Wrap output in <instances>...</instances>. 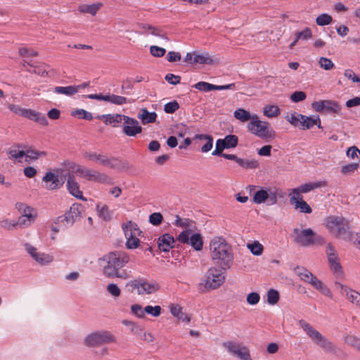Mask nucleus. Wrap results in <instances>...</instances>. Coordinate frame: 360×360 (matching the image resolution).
Instances as JSON below:
<instances>
[{"label":"nucleus","instance_id":"obj_1","mask_svg":"<svg viewBox=\"0 0 360 360\" xmlns=\"http://www.w3.org/2000/svg\"><path fill=\"white\" fill-rule=\"evenodd\" d=\"M60 173L55 174L51 172H47L44 176L42 178V181L45 182L46 188L49 190H57L61 188L67 179V188L69 193L74 197L86 200L83 197L82 192L79 189V185L76 181L75 176L70 173L63 174V170H58Z\"/></svg>","mask_w":360,"mask_h":360},{"label":"nucleus","instance_id":"obj_2","mask_svg":"<svg viewBox=\"0 0 360 360\" xmlns=\"http://www.w3.org/2000/svg\"><path fill=\"white\" fill-rule=\"evenodd\" d=\"M129 260L128 255L122 251L110 252L99 259L103 274L108 278H125V273L120 270Z\"/></svg>","mask_w":360,"mask_h":360},{"label":"nucleus","instance_id":"obj_3","mask_svg":"<svg viewBox=\"0 0 360 360\" xmlns=\"http://www.w3.org/2000/svg\"><path fill=\"white\" fill-rule=\"evenodd\" d=\"M212 260L223 269L231 267L233 255L231 245L222 237H214L210 242Z\"/></svg>","mask_w":360,"mask_h":360},{"label":"nucleus","instance_id":"obj_4","mask_svg":"<svg viewBox=\"0 0 360 360\" xmlns=\"http://www.w3.org/2000/svg\"><path fill=\"white\" fill-rule=\"evenodd\" d=\"M299 324L305 332L308 338L317 346L321 347L325 352L335 355L338 357L343 358L347 354L339 347L329 341L324 335L318 331L314 327L304 320H300Z\"/></svg>","mask_w":360,"mask_h":360},{"label":"nucleus","instance_id":"obj_5","mask_svg":"<svg viewBox=\"0 0 360 360\" xmlns=\"http://www.w3.org/2000/svg\"><path fill=\"white\" fill-rule=\"evenodd\" d=\"M247 128L252 134L263 139H272L275 137V131L271 124L260 120L256 114L253 120L248 124Z\"/></svg>","mask_w":360,"mask_h":360},{"label":"nucleus","instance_id":"obj_6","mask_svg":"<svg viewBox=\"0 0 360 360\" xmlns=\"http://www.w3.org/2000/svg\"><path fill=\"white\" fill-rule=\"evenodd\" d=\"M225 281V274L221 269L212 266L205 272L200 285L207 290H215Z\"/></svg>","mask_w":360,"mask_h":360},{"label":"nucleus","instance_id":"obj_7","mask_svg":"<svg viewBox=\"0 0 360 360\" xmlns=\"http://www.w3.org/2000/svg\"><path fill=\"white\" fill-rule=\"evenodd\" d=\"M295 271L301 280L309 283L323 295L329 297H332L330 289L308 269L304 267H297Z\"/></svg>","mask_w":360,"mask_h":360},{"label":"nucleus","instance_id":"obj_8","mask_svg":"<svg viewBox=\"0 0 360 360\" xmlns=\"http://www.w3.org/2000/svg\"><path fill=\"white\" fill-rule=\"evenodd\" d=\"M287 120L294 127L305 130L317 125L321 128V120L318 115L308 117L297 112H293L286 117Z\"/></svg>","mask_w":360,"mask_h":360},{"label":"nucleus","instance_id":"obj_9","mask_svg":"<svg viewBox=\"0 0 360 360\" xmlns=\"http://www.w3.org/2000/svg\"><path fill=\"white\" fill-rule=\"evenodd\" d=\"M293 240L295 243L307 247L315 243L316 240H323L321 236H316L311 229H306L301 230L298 228L293 229L292 232Z\"/></svg>","mask_w":360,"mask_h":360},{"label":"nucleus","instance_id":"obj_10","mask_svg":"<svg viewBox=\"0 0 360 360\" xmlns=\"http://www.w3.org/2000/svg\"><path fill=\"white\" fill-rule=\"evenodd\" d=\"M84 157L89 160H94L96 162H99L101 165L105 167H109L112 169H118L122 166V163L120 160L115 157H107L96 153L85 152Z\"/></svg>","mask_w":360,"mask_h":360},{"label":"nucleus","instance_id":"obj_11","mask_svg":"<svg viewBox=\"0 0 360 360\" xmlns=\"http://www.w3.org/2000/svg\"><path fill=\"white\" fill-rule=\"evenodd\" d=\"M177 240L184 244H190L195 250H201L203 246L202 238L200 233H193L191 229L182 231Z\"/></svg>","mask_w":360,"mask_h":360},{"label":"nucleus","instance_id":"obj_12","mask_svg":"<svg viewBox=\"0 0 360 360\" xmlns=\"http://www.w3.org/2000/svg\"><path fill=\"white\" fill-rule=\"evenodd\" d=\"M326 226L333 235L339 237L346 233L348 224L342 217L330 216L327 218Z\"/></svg>","mask_w":360,"mask_h":360},{"label":"nucleus","instance_id":"obj_13","mask_svg":"<svg viewBox=\"0 0 360 360\" xmlns=\"http://www.w3.org/2000/svg\"><path fill=\"white\" fill-rule=\"evenodd\" d=\"M252 200L256 204H262L266 202L268 205H274L278 201L277 193L271 188H261L254 193Z\"/></svg>","mask_w":360,"mask_h":360},{"label":"nucleus","instance_id":"obj_14","mask_svg":"<svg viewBox=\"0 0 360 360\" xmlns=\"http://www.w3.org/2000/svg\"><path fill=\"white\" fill-rule=\"evenodd\" d=\"M222 345L230 354L237 356L240 360H252L250 352L246 346L240 345L233 341L224 342Z\"/></svg>","mask_w":360,"mask_h":360},{"label":"nucleus","instance_id":"obj_15","mask_svg":"<svg viewBox=\"0 0 360 360\" xmlns=\"http://www.w3.org/2000/svg\"><path fill=\"white\" fill-rule=\"evenodd\" d=\"M114 340L113 335L108 331L95 332L85 338V343L87 346L93 347L110 343Z\"/></svg>","mask_w":360,"mask_h":360},{"label":"nucleus","instance_id":"obj_16","mask_svg":"<svg viewBox=\"0 0 360 360\" xmlns=\"http://www.w3.org/2000/svg\"><path fill=\"white\" fill-rule=\"evenodd\" d=\"M326 253L330 270L337 276H342L343 274V271L340 262L339 257L338 255L337 251L330 243L327 245Z\"/></svg>","mask_w":360,"mask_h":360},{"label":"nucleus","instance_id":"obj_17","mask_svg":"<svg viewBox=\"0 0 360 360\" xmlns=\"http://www.w3.org/2000/svg\"><path fill=\"white\" fill-rule=\"evenodd\" d=\"M76 172L79 174L80 176L85 178L89 181L104 183L108 179V176L107 175L101 174L96 170L90 169L80 165L77 166Z\"/></svg>","mask_w":360,"mask_h":360},{"label":"nucleus","instance_id":"obj_18","mask_svg":"<svg viewBox=\"0 0 360 360\" xmlns=\"http://www.w3.org/2000/svg\"><path fill=\"white\" fill-rule=\"evenodd\" d=\"M312 108L316 112H322L325 110L327 112H338L340 107L337 102L330 100H323L314 101L311 104Z\"/></svg>","mask_w":360,"mask_h":360},{"label":"nucleus","instance_id":"obj_19","mask_svg":"<svg viewBox=\"0 0 360 360\" xmlns=\"http://www.w3.org/2000/svg\"><path fill=\"white\" fill-rule=\"evenodd\" d=\"M82 207L79 204H73L70 210L63 216L65 221V226H72L75 221L81 217Z\"/></svg>","mask_w":360,"mask_h":360},{"label":"nucleus","instance_id":"obj_20","mask_svg":"<svg viewBox=\"0 0 360 360\" xmlns=\"http://www.w3.org/2000/svg\"><path fill=\"white\" fill-rule=\"evenodd\" d=\"M337 288L340 291L342 295L352 304L360 307V293L356 290H352L346 286H344L340 283H335Z\"/></svg>","mask_w":360,"mask_h":360},{"label":"nucleus","instance_id":"obj_21","mask_svg":"<svg viewBox=\"0 0 360 360\" xmlns=\"http://www.w3.org/2000/svg\"><path fill=\"white\" fill-rule=\"evenodd\" d=\"M160 289L158 283L144 279L136 281V290L139 294H152Z\"/></svg>","mask_w":360,"mask_h":360},{"label":"nucleus","instance_id":"obj_22","mask_svg":"<svg viewBox=\"0 0 360 360\" xmlns=\"http://www.w3.org/2000/svg\"><path fill=\"white\" fill-rule=\"evenodd\" d=\"M108 117L106 120H104V122L105 124H110L113 127H117V124L121 123L122 120H124L125 124L135 123V119L120 114H108Z\"/></svg>","mask_w":360,"mask_h":360},{"label":"nucleus","instance_id":"obj_23","mask_svg":"<svg viewBox=\"0 0 360 360\" xmlns=\"http://www.w3.org/2000/svg\"><path fill=\"white\" fill-rule=\"evenodd\" d=\"M195 88L199 91L208 92L212 90L233 89L235 88V84L231 83L227 85H214L205 82H200L195 85Z\"/></svg>","mask_w":360,"mask_h":360},{"label":"nucleus","instance_id":"obj_24","mask_svg":"<svg viewBox=\"0 0 360 360\" xmlns=\"http://www.w3.org/2000/svg\"><path fill=\"white\" fill-rule=\"evenodd\" d=\"M132 226V221H129L127 224H122V229L124 233V236L127 239L126 242V247L127 249L135 248V235L133 232Z\"/></svg>","mask_w":360,"mask_h":360},{"label":"nucleus","instance_id":"obj_25","mask_svg":"<svg viewBox=\"0 0 360 360\" xmlns=\"http://www.w3.org/2000/svg\"><path fill=\"white\" fill-rule=\"evenodd\" d=\"M23 117L34 121L42 126H47L49 124V122L44 114L32 109H26L25 112H24Z\"/></svg>","mask_w":360,"mask_h":360},{"label":"nucleus","instance_id":"obj_26","mask_svg":"<svg viewBox=\"0 0 360 360\" xmlns=\"http://www.w3.org/2000/svg\"><path fill=\"white\" fill-rule=\"evenodd\" d=\"M175 240L169 233L160 236L158 240V248L163 252H168L174 247Z\"/></svg>","mask_w":360,"mask_h":360},{"label":"nucleus","instance_id":"obj_27","mask_svg":"<svg viewBox=\"0 0 360 360\" xmlns=\"http://www.w3.org/2000/svg\"><path fill=\"white\" fill-rule=\"evenodd\" d=\"M15 208L22 214V216L27 218L30 221H34L37 218V214L36 210L22 202H17Z\"/></svg>","mask_w":360,"mask_h":360},{"label":"nucleus","instance_id":"obj_28","mask_svg":"<svg viewBox=\"0 0 360 360\" xmlns=\"http://www.w3.org/2000/svg\"><path fill=\"white\" fill-rule=\"evenodd\" d=\"M169 307L171 314L174 317L182 321L190 322L191 317L184 311L182 307L176 304H171Z\"/></svg>","mask_w":360,"mask_h":360},{"label":"nucleus","instance_id":"obj_29","mask_svg":"<svg viewBox=\"0 0 360 360\" xmlns=\"http://www.w3.org/2000/svg\"><path fill=\"white\" fill-rule=\"evenodd\" d=\"M138 28L140 30L139 32L141 34H151L153 35L160 37L167 41L169 40V39L163 34L160 30L152 27L150 25L139 24L138 25Z\"/></svg>","mask_w":360,"mask_h":360},{"label":"nucleus","instance_id":"obj_30","mask_svg":"<svg viewBox=\"0 0 360 360\" xmlns=\"http://www.w3.org/2000/svg\"><path fill=\"white\" fill-rule=\"evenodd\" d=\"M138 117L141 120L143 124H147L155 122L157 114L155 112H149L146 108H141L139 112Z\"/></svg>","mask_w":360,"mask_h":360},{"label":"nucleus","instance_id":"obj_31","mask_svg":"<svg viewBox=\"0 0 360 360\" xmlns=\"http://www.w3.org/2000/svg\"><path fill=\"white\" fill-rule=\"evenodd\" d=\"M217 62V59L216 58H213L210 56L209 53H206L204 54H197L194 53V57L193 60V64H208L212 65Z\"/></svg>","mask_w":360,"mask_h":360},{"label":"nucleus","instance_id":"obj_32","mask_svg":"<svg viewBox=\"0 0 360 360\" xmlns=\"http://www.w3.org/2000/svg\"><path fill=\"white\" fill-rule=\"evenodd\" d=\"M326 186V182L324 181H316V182H309L307 184H302L300 186V190L302 192V193H309L314 189L318 188L324 187Z\"/></svg>","mask_w":360,"mask_h":360},{"label":"nucleus","instance_id":"obj_33","mask_svg":"<svg viewBox=\"0 0 360 360\" xmlns=\"http://www.w3.org/2000/svg\"><path fill=\"white\" fill-rule=\"evenodd\" d=\"M233 115L236 119L240 120L242 122H245L249 120L250 122L255 117V114L251 115L248 110L243 108H238L236 110L233 112Z\"/></svg>","mask_w":360,"mask_h":360},{"label":"nucleus","instance_id":"obj_34","mask_svg":"<svg viewBox=\"0 0 360 360\" xmlns=\"http://www.w3.org/2000/svg\"><path fill=\"white\" fill-rule=\"evenodd\" d=\"M343 340L347 346L354 348L360 352V338L348 334L344 336Z\"/></svg>","mask_w":360,"mask_h":360},{"label":"nucleus","instance_id":"obj_35","mask_svg":"<svg viewBox=\"0 0 360 360\" xmlns=\"http://www.w3.org/2000/svg\"><path fill=\"white\" fill-rule=\"evenodd\" d=\"M263 114L269 118H274L278 117L280 113V108L276 105H267L263 108Z\"/></svg>","mask_w":360,"mask_h":360},{"label":"nucleus","instance_id":"obj_36","mask_svg":"<svg viewBox=\"0 0 360 360\" xmlns=\"http://www.w3.org/2000/svg\"><path fill=\"white\" fill-rule=\"evenodd\" d=\"M195 139L205 140L206 141V143L201 147V151L202 153H207L212 148L213 138L211 136L205 134H199L195 136Z\"/></svg>","mask_w":360,"mask_h":360},{"label":"nucleus","instance_id":"obj_37","mask_svg":"<svg viewBox=\"0 0 360 360\" xmlns=\"http://www.w3.org/2000/svg\"><path fill=\"white\" fill-rule=\"evenodd\" d=\"M237 163L245 169H255L259 166V162L255 159H243L239 158Z\"/></svg>","mask_w":360,"mask_h":360},{"label":"nucleus","instance_id":"obj_38","mask_svg":"<svg viewBox=\"0 0 360 360\" xmlns=\"http://www.w3.org/2000/svg\"><path fill=\"white\" fill-rule=\"evenodd\" d=\"M247 248L250 250L252 255L256 256L261 255L264 251V247L259 241L248 243Z\"/></svg>","mask_w":360,"mask_h":360},{"label":"nucleus","instance_id":"obj_39","mask_svg":"<svg viewBox=\"0 0 360 360\" xmlns=\"http://www.w3.org/2000/svg\"><path fill=\"white\" fill-rule=\"evenodd\" d=\"M101 4H83L79 7V11L83 13H89L94 15L100 8Z\"/></svg>","mask_w":360,"mask_h":360},{"label":"nucleus","instance_id":"obj_40","mask_svg":"<svg viewBox=\"0 0 360 360\" xmlns=\"http://www.w3.org/2000/svg\"><path fill=\"white\" fill-rule=\"evenodd\" d=\"M53 91L56 94H63L67 96H72L77 93V88L74 86H56Z\"/></svg>","mask_w":360,"mask_h":360},{"label":"nucleus","instance_id":"obj_41","mask_svg":"<svg viewBox=\"0 0 360 360\" xmlns=\"http://www.w3.org/2000/svg\"><path fill=\"white\" fill-rule=\"evenodd\" d=\"M7 154L9 155V159H15L18 162H22V158L25 157V151L23 150H15L13 148H9L7 151Z\"/></svg>","mask_w":360,"mask_h":360},{"label":"nucleus","instance_id":"obj_42","mask_svg":"<svg viewBox=\"0 0 360 360\" xmlns=\"http://www.w3.org/2000/svg\"><path fill=\"white\" fill-rule=\"evenodd\" d=\"M295 206V210H299L300 212L303 213L309 214L312 212L310 206L304 200H299L292 204Z\"/></svg>","mask_w":360,"mask_h":360},{"label":"nucleus","instance_id":"obj_43","mask_svg":"<svg viewBox=\"0 0 360 360\" xmlns=\"http://www.w3.org/2000/svg\"><path fill=\"white\" fill-rule=\"evenodd\" d=\"M33 259L38 263L45 265L50 263L53 257L44 253H38L37 255H33Z\"/></svg>","mask_w":360,"mask_h":360},{"label":"nucleus","instance_id":"obj_44","mask_svg":"<svg viewBox=\"0 0 360 360\" xmlns=\"http://www.w3.org/2000/svg\"><path fill=\"white\" fill-rule=\"evenodd\" d=\"M221 140L227 148H235L238 142V137L236 135H227Z\"/></svg>","mask_w":360,"mask_h":360},{"label":"nucleus","instance_id":"obj_45","mask_svg":"<svg viewBox=\"0 0 360 360\" xmlns=\"http://www.w3.org/2000/svg\"><path fill=\"white\" fill-rule=\"evenodd\" d=\"M46 153L45 151H38L32 149H27L25 151V158H30V160H36L41 156H46Z\"/></svg>","mask_w":360,"mask_h":360},{"label":"nucleus","instance_id":"obj_46","mask_svg":"<svg viewBox=\"0 0 360 360\" xmlns=\"http://www.w3.org/2000/svg\"><path fill=\"white\" fill-rule=\"evenodd\" d=\"M300 187L295 188L292 190L291 193L289 194L290 196V202L291 205L295 203V202H298L299 200H303V197L301 195L302 192L300 190Z\"/></svg>","mask_w":360,"mask_h":360},{"label":"nucleus","instance_id":"obj_47","mask_svg":"<svg viewBox=\"0 0 360 360\" xmlns=\"http://www.w3.org/2000/svg\"><path fill=\"white\" fill-rule=\"evenodd\" d=\"M279 300V293L274 289H271L267 292V302L269 304L274 305Z\"/></svg>","mask_w":360,"mask_h":360},{"label":"nucleus","instance_id":"obj_48","mask_svg":"<svg viewBox=\"0 0 360 360\" xmlns=\"http://www.w3.org/2000/svg\"><path fill=\"white\" fill-rule=\"evenodd\" d=\"M161 311L162 308L160 306L158 305L155 307L148 305L144 307V311L153 317L159 316L161 314Z\"/></svg>","mask_w":360,"mask_h":360},{"label":"nucleus","instance_id":"obj_49","mask_svg":"<svg viewBox=\"0 0 360 360\" xmlns=\"http://www.w3.org/2000/svg\"><path fill=\"white\" fill-rule=\"evenodd\" d=\"M319 64L321 68L325 70H330L334 68V63L333 61L326 57H321L319 60Z\"/></svg>","mask_w":360,"mask_h":360},{"label":"nucleus","instance_id":"obj_50","mask_svg":"<svg viewBox=\"0 0 360 360\" xmlns=\"http://www.w3.org/2000/svg\"><path fill=\"white\" fill-rule=\"evenodd\" d=\"M163 221V216L160 212H154L149 216V222L153 226H159Z\"/></svg>","mask_w":360,"mask_h":360},{"label":"nucleus","instance_id":"obj_51","mask_svg":"<svg viewBox=\"0 0 360 360\" xmlns=\"http://www.w3.org/2000/svg\"><path fill=\"white\" fill-rule=\"evenodd\" d=\"M316 22L320 26L329 25L332 22V17L328 14H321L316 18Z\"/></svg>","mask_w":360,"mask_h":360},{"label":"nucleus","instance_id":"obj_52","mask_svg":"<svg viewBox=\"0 0 360 360\" xmlns=\"http://www.w3.org/2000/svg\"><path fill=\"white\" fill-rule=\"evenodd\" d=\"M227 148L221 139H218L216 143L215 150L212 152L213 155L222 156L223 150Z\"/></svg>","mask_w":360,"mask_h":360},{"label":"nucleus","instance_id":"obj_53","mask_svg":"<svg viewBox=\"0 0 360 360\" xmlns=\"http://www.w3.org/2000/svg\"><path fill=\"white\" fill-rule=\"evenodd\" d=\"M344 75L346 78L352 80L354 83H360V76L356 75L352 70L347 69L345 70Z\"/></svg>","mask_w":360,"mask_h":360},{"label":"nucleus","instance_id":"obj_54","mask_svg":"<svg viewBox=\"0 0 360 360\" xmlns=\"http://www.w3.org/2000/svg\"><path fill=\"white\" fill-rule=\"evenodd\" d=\"M150 52L154 57H162L165 54L166 50L158 46H151L150 48Z\"/></svg>","mask_w":360,"mask_h":360},{"label":"nucleus","instance_id":"obj_55","mask_svg":"<svg viewBox=\"0 0 360 360\" xmlns=\"http://www.w3.org/2000/svg\"><path fill=\"white\" fill-rule=\"evenodd\" d=\"M359 167V163H351L345 165L341 169V172L343 174H349L354 172Z\"/></svg>","mask_w":360,"mask_h":360},{"label":"nucleus","instance_id":"obj_56","mask_svg":"<svg viewBox=\"0 0 360 360\" xmlns=\"http://www.w3.org/2000/svg\"><path fill=\"white\" fill-rule=\"evenodd\" d=\"M179 108L177 101L167 103L165 105L164 110L167 113H173Z\"/></svg>","mask_w":360,"mask_h":360},{"label":"nucleus","instance_id":"obj_57","mask_svg":"<svg viewBox=\"0 0 360 360\" xmlns=\"http://www.w3.org/2000/svg\"><path fill=\"white\" fill-rule=\"evenodd\" d=\"M260 300V296L259 293L252 292L247 295V302L249 304L255 305L259 303Z\"/></svg>","mask_w":360,"mask_h":360},{"label":"nucleus","instance_id":"obj_58","mask_svg":"<svg viewBox=\"0 0 360 360\" xmlns=\"http://www.w3.org/2000/svg\"><path fill=\"white\" fill-rule=\"evenodd\" d=\"M296 35L299 39L307 40L311 37L312 34L311 30L307 27L303 31L297 32Z\"/></svg>","mask_w":360,"mask_h":360},{"label":"nucleus","instance_id":"obj_59","mask_svg":"<svg viewBox=\"0 0 360 360\" xmlns=\"http://www.w3.org/2000/svg\"><path fill=\"white\" fill-rule=\"evenodd\" d=\"M123 132L129 136H135V123L134 124H124Z\"/></svg>","mask_w":360,"mask_h":360},{"label":"nucleus","instance_id":"obj_60","mask_svg":"<svg viewBox=\"0 0 360 360\" xmlns=\"http://www.w3.org/2000/svg\"><path fill=\"white\" fill-rule=\"evenodd\" d=\"M290 98L293 102L297 103L306 98V94L300 91H295L290 96Z\"/></svg>","mask_w":360,"mask_h":360},{"label":"nucleus","instance_id":"obj_61","mask_svg":"<svg viewBox=\"0 0 360 360\" xmlns=\"http://www.w3.org/2000/svg\"><path fill=\"white\" fill-rule=\"evenodd\" d=\"M108 292L114 297H118L120 295V289L115 283H110L107 287Z\"/></svg>","mask_w":360,"mask_h":360},{"label":"nucleus","instance_id":"obj_62","mask_svg":"<svg viewBox=\"0 0 360 360\" xmlns=\"http://www.w3.org/2000/svg\"><path fill=\"white\" fill-rule=\"evenodd\" d=\"M1 227L7 229V230H13L16 229V224L15 221H11L8 219L2 220L0 222Z\"/></svg>","mask_w":360,"mask_h":360},{"label":"nucleus","instance_id":"obj_63","mask_svg":"<svg viewBox=\"0 0 360 360\" xmlns=\"http://www.w3.org/2000/svg\"><path fill=\"white\" fill-rule=\"evenodd\" d=\"M33 222L34 221H30V220H28L27 218L25 217V216L21 215L18 218V221L15 222L16 228L18 226H20L21 228L26 227V226H30Z\"/></svg>","mask_w":360,"mask_h":360},{"label":"nucleus","instance_id":"obj_64","mask_svg":"<svg viewBox=\"0 0 360 360\" xmlns=\"http://www.w3.org/2000/svg\"><path fill=\"white\" fill-rule=\"evenodd\" d=\"M127 102V98L124 96L112 94L111 96V103L115 105H122Z\"/></svg>","mask_w":360,"mask_h":360}]
</instances>
